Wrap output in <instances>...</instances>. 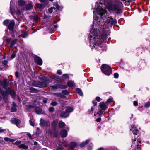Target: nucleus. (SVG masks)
I'll return each instance as SVG.
<instances>
[{
  "label": "nucleus",
  "instance_id": "6e6d98bb",
  "mask_svg": "<svg viewBox=\"0 0 150 150\" xmlns=\"http://www.w3.org/2000/svg\"><path fill=\"white\" fill-rule=\"evenodd\" d=\"M57 73L59 75H61L62 74L61 71L60 70H59L57 71Z\"/></svg>",
  "mask_w": 150,
  "mask_h": 150
},
{
  "label": "nucleus",
  "instance_id": "f257e3e1",
  "mask_svg": "<svg viewBox=\"0 0 150 150\" xmlns=\"http://www.w3.org/2000/svg\"><path fill=\"white\" fill-rule=\"evenodd\" d=\"M105 25H101L98 30L97 29H94L90 34V37L93 39V47L96 49L98 48L99 47H100L101 43L104 41L107 38V32L108 30L107 28H105Z\"/></svg>",
  "mask_w": 150,
  "mask_h": 150
},
{
  "label": "nucleus",
  "instance_id": "13d9d810",
  "mask_svg": "<svg viewBox=\"0 0 150 150\" xmlns=\"http://www.w3.org/2000/svg\"><path fill=\"white\" fill-rule=\"evenodd\" d=\"M15 75L17 77H18L19 76V74L17 72H16L15 73Z\"/></svg>",
  "mask_w": 150,
  "mask_h": 150
},
{
  "label": "nucleus",
  "instance_id": "09e8293b",
  "mask_svg": "<svg viewBox=\"0 0 150 150\" xmlns=\"http://www.w3.org/2000/svg\"><path fill=\"white\" fill-rule=\"evenodd\" d=\"M29 122L31 125L32 126H34V122H32L31 120H30Z\"/></svg>",
  "mask_w": 150,
  "mask_h": 150
},
{
  "label": "nucleus",
  "instance_id": "0eeeda50",
  "mask_svg": "<svg viewBox=\"0 0 150 150\" xmlns=\"http://www.w3.org/2000/svg\"><path fill=\"white\" fill-rule=\"evenodd\" d=\"M100 111L98 113V115L99 116H100L104 110L106 109V105L104 102L100 103Z\"/></svg>",
  "mask_w": 150,
  "mask_h": 150
},
{
  "label": "nucleus",
  "instance_id": "a878e982",
  "mask_svg": "<svg viewBox=\"0 0 150 150\" xmlns=\"http://www.w3.org/2000/svg\"><path fill=\"white\" fill-rule=\"evenodd\" d=\"M76 143L75 142H72L70 144V147L71 148V149H73V148L75 147L76 146Z\"/></svg>",
  "mask_w": 150,
  "mask_h": 150
},
{
  "label": "nucleus",
  "instance_id": "c85d7f7f",
  "mask_svg": "<svg viewBox=\"0 0 150 150\" xmlns=\"http://www.w3.org/2000/svg\"><path fill=\"white\" fill-rule=\"evenodd\" d=\"M65 125V123L63 122L59 121V127L61 128H62Z\"/></svg>",
  "mask_w": 150,
  "mask_h": 150
},
{
  "label": "nucleus",
  "instance_id": "1a4fd4ad",
  "mask_svg": "<svg viewBox=\"0 0 150 150\" xmlns=\"http://www.w3.org/2000/svg\"><path fill=\"white\" fill-rule=\"evenodd\" d=\"M40 125L42 126L46 127L50 126V123L49 121L45 120L41 118L40 120Z\"/></svg>",
  "mask_w": 150,
  "mask_h": 150
},
{
  "label": "nucleus",
  "instance_id": "393cba45",
  "mask_svg": "<svg viewBox=\"0 0 150 150\" xmlns=\"http://www.w3.org/2000/svg\"><path fill=\"white\" fill-rule=\"evenodd\" d=\"M4 139L5 141H6L8 142H14L16 140V139H12L8 137H5L4 138Z\"/></svg>",
  "mask_w": 150,
  "mask_h": 150
},
{
  "label": "nucleus",
  "instance_id": "a211bd4d",
  "mask_svg": "<svg viewBox=\"0 0 150 150\" xmlns=\"http://www.w3.org/2000/svg\"><path fill=\"white\" fill-rule=\"evenodd\" d=\"M35 112L37 114H40L42 112V109L39 107H36L35 109Z\"/></svg>",
  "mask_w": 150,
  "mask_h": 150
},
{
  "label": "nucleus",
  "instance_id": "338daca9",
  "mask_svg": "<svg viewBox=\"0 0 150 150\" xmlns=\"http://www.w3.org/2000/svg\"><path fill=\"white\" fill-rule=\"evenodd\" d=\"M43 102H44V103H47V100H43Z\"/></svg>",
  "mask_w": 150,
  "mask_h": 150
},
{
  "label": "nucleus",
  "instance_id": "37998d69",
  "mask_svg": "<svg viewBox=\"0 0 150 150\" xmlns=\"http://www.w3.org/2000/svg\"><path fill=\"white\" fill-rule=\"evenodd\" d=\"M54 110V108L53 107H50L49 108V111L50 112H52Z\"/></svg>",
  "mask_w": 150,
  "mask_h": 150
},
{
  "label": "nucleus",
  "instance_id": "2eb2a0df",
  "mask_svg": "<svg viewBox=\"0 0 150 150\" xmlns=\"http://www.w3.org/2000/svg\"><path fill=\"white\" fill-rule=\"evenodd\" d=\"M33 4L32 3H28L25 6V8L27 10H30L32 9L33 7Z\"/></svg>",
  "mask_w": 150,
  "mask_h": 150
},
{
  "label": "nucleus",
  "instance_id": "dca6fc26",
  "mask_svg": "<svg viewBox=\"0 0 150 150\" xmlns=\"http://www.w3.org/2000/svg\"><path fill=\"white\" fill-rule=\"evenodd\" d=\"M60 134L62 137H65L67 136V133L66 130H63L61 131Z\"/></svg>",
  "mask_w": 150,
  "mask_h": 150
},
{
  "label": "nucleus",
  "instance_id": "de8ad7c7",
  "mask_svg": "<svg viewBox=\"0 0 150 150\" xmlns=\"http://www.w3.org/2000/svg\"><path fill=\"white\" fill-rule=\"evenodd\" d=\"M2 63L4 65L6 66L7 64V61L4 60L3 61H2Z\"/></svg>",
  "mask_w": 150,
  "mask_h": 150
},
{
  "label": "nucleus",
  "instance_id": "6ab92c4d",
  "mask_svg": "<svg viewBox=\"0 0 150 150\" xmlns=\"http://www.w3.org/2000/svg\"><path fill=\"white\" fill-rule=\"evenodd\" d=\"M18 147L20 148H21L24 150H27L28 148V145H26L24 144H20L18 146Z\"/></svg>",
  "mask_w": 150,
  "mask_h": 150
},
{
  "label": "nucleus",
  "instance_id": "f03ea898",
  "mask_svg": "<svg viewBox=\"0 0 150 150\" xmlns=\"http://www.w3.org/2000/svg\"><path fill=\"white\" fill-rule=\"evenodd\" d=\"M122 3L118 0H115V2L108 4L107 9L110 11H113L117 14L121 12L120 6Z\"/></svg>",
  "mask_w": 150,
  "mask_h": 150
},
{
  "label": "nucleus",
  "instance_id": "4c0bfd02",
  "mask_svg": "<svg viewBox=\"0 0 150 150\" xmlns=\"http://www.w3.org/2000/svg\"><path fill=\"white\" fill-rule=\"evenodd\" d=\"M62 92L65 95H68L69 93V92L67 90H63L62 91Z\"/></svg>",
  "mask_w": 150,
  "mask_h": 150
},
{
  "label": "nucleus",
  "instance_id": "0e129e2a",
  "mask_svg": "<svg viewBox=\"0 0 150 150\" xmlns=\"http://www.w3.org/2000/svg\"><path fill=\"white\" fill-rule=\"evenodd\" d=\"M137 149H138V150H141V149H139L140 146L139 145H138V144L137 145Z\"/></svg>",
  "mask_w": 150,
  "mask_h": 150
},
{
  "label": "nucleus",
  "instance_id": "f8f14e48",
  "mask_svg": "<svg viewBox=\"0 0 150 150\" xmlns=\"http://www.w3.org/2000/svg\"><path fill=\"white\" fill-rule=\"evenodd\" d=\"M106 22L107 23L108 25H113L116 23V21L115 20L113 19L112 18L109 17V18L107 19L106 20Z\"/></svg>",
  "mask_w": 150,
  "mask_h": 150
},
{
  "label": "nucleus",
  "instance_id": "aec40b11",
  "mask_svg": "<svg viewBox=\"0 0 150 150\" xmlns=\"http://www.w3.org/2000/svg\"><path fill=\"white\" fill-rule=\"evenodd\" d=\"M73 110V108L72 107L69 106L66 108L65 111L69 114V113L72 112Z\"/></svg>",
  "mask_w": 150,
  "mask_h": 150
},
{
  "label": "nucleus",
  "instance_id": "f704fd0d",
  "mask_svg": "<svg viewBox=\"0 0 150 150\" xmlns=\"http://www.w3.org/2000/svg\"><path fill=\"white\" fill-rule=\"evenodd\" d=\"M62 77L63 79H68L69 78L68 75L67 74H63Z\"/></svg>",
  "mask_w": 150,
  "mask_h": 150
},
{
  "label": "nucleus",
  "instance_id": "4468645a",
  "mask_svg": "<svg viewBox=\"0 0 150 150\" xmlns=\"http://www.w3.org/2000/svg\"><path fill=\"white\" fill-rule=\"evenodd\" d=\"M130 131H132L134 135H137L138 132V130L134 126V125L131 126V128Z\"/></svg>",
  "mask_w": 150,
  "mask_h": 150
},
{
  "label": "nucleus",
  "instance_id": "423d86ee",
  "mask_svg": "<svg viewBox=\"0 0 150 150\" xmlns=\"http://www.w3.org/2000/svg\"><path fill=\"white\" fill-rule=\"evenodd\" d=\"M11 122L12 123L15 124L19 128L22 127L24 126V125H21V121L16 118H12L11 120Z\"/></svg>",
  "mask_w": 150,
  "mask_h": 150
},
{
  "label": "nucleus",
  "instance_id": "39448f33",
  "mask_svg": "<svg viewBox=\"0 0 150 150\" xmlns=\"http://www.w3.org/2000/svg\"><path fill=\"white\" fill-rule=\"evenodd\" d=\"M12 90L10 88H8L5 92L3 93V99L5 102H7L8 97V94H10Z\"/></svg>",
  "mask_w": 150,
  "mask_h": 150
},
{
  "label": "nucleus",
  "instance_id": "5fc2aeb1",
  "mask_svg": "<svg viewBox=\"0 0 150 150\" xmlns=\"http://www.w3.org/2000/svg\"><path fill=\"white\" fill-rule=\"evenodd\" d=\"M27 135L30 138V139H32V136L31 135V134L30 133H27Z\"/></svg>",
  "mask_w": 150,
  "mask_h": 150
},
{
  "label": "nucleus",
  "instance_id": "c03bdc74",
  "mask_svg": "<svg viewBox=\"0 0 150 150\" xmlns=\"http://www.w3.org/2000/svg\"><path fill=\"white\" fill-rule=\"evenodd\" d=\"M57 104V102L55 101L52 102L51 103V105L52 106H56Z\"/></svg>",
  "mask_w": 150,
  "mask_h": 150
},
{
  "label": "nucleus",
  "instance_id": "8fccbe9b",
  "mask_svg": "<svg viewBox=\"0 0 150 150\" xmlns=\"http://www.w3.org/2000/svg\"><path fill=\"white\" fill-rule=\"evenodd\" d=\"M16 57V54L13 52L11 56V58L12 59Z\"/></svg>",
  "mask_w": 150,
  "mask_h": 150
},
{
  "label": "nucleus",
  "instance_id": "c756f323",
  "mask_svg": "<svg viewBox=\"0 0 150 150\" xmlns=\"http://www.w3.org/2000/svg\"><path fill=\"white\" fill-rule=\"evenodd\" d=\"M50 89L52 90L57 89L58 88V85L51 86H50Z\"/></svg>",
  "mask_w": 150,
  "mask_h": 150
},
{
  "label": "nucleus",
  "instance_id": "3c124183",
  "mask_svg": "<svg viewBox=\"0 0 150 150\" xmlns=\"http://www.w3.org/2000/svg\"><path fill=\"white\" fill-rule=\"evenodd\" d=\"M133 104L135 106H137L138 105V102L137 101H134L133 102Z\"/></svg>",
  "mask_w": 150,
  "mask_h": 150
},
{
  "label": "nucleus",
  "instance_id": "79ce46f5",
  "mask_svg": "<svg viewBox=\"0 0 150 150\" xmlns=\"http://www.w3.org/2000/svg\"><path fill=\"white\" fill-rule=\"evenodd\" d=\"M17 110V109L16 107L12 106L11 109V111L12 112H15Z\"/></svg>",
  "mask_w": 150,
  "mask_h": 150
},
{
  "label": "nucleus",
  "instance_id": "ea45409f",
  "mask_svg": "<svg viewBox=\"0 0 150 150\" xmlns=\"http://www.w3.org/2000/svg\"><path fill=\"white\" fill-rule=\"evenodd\" d=\"M150 106V102H148L145 104L144 106L145 108H147Z\"/></svg>",
  "mask_w": 150,
  "mask_h": 150
},
{
  "label": "nucleus",
  "instance_id": "c9c22d12",
  "mask_svg": "<svg viewBox=\"0 0 150 150\" xmlns=\"http://www.w3.org/2000/svg\"><path fill=\"white\" fill-rule=\"evenodd\" d=\"M10 95H11L12 98H14L15 96V93L14 91L13 90Z\"/></svg>",
  "mask_w": 150,
  "mask_h": 150
},
{
  "label": "nucleus",
  "instance_id": "9d476101",
  "mask_svg": "<svg viewBox=\"0 0 150 150\" xmlns=\"http://www.w3.org/2000/svg\"><path fill=\"white\" fill-rule=\"evenodd\" d=\"M9 82L6 79H4L2 81H0V84L1 85L3 88L6 89L9 86Z\"/></svg>",
  "mask_w": 150,
  "mask_h": 150
},
{
  "label": "nucleus",
  "instance_id": "a19ab883",
  "mask_svg": "<svg viewBox=\"0 0 150 150\" xmlns=\"http://www.w3.org/2000/svg\"><path fill=\"white\" fill-rule=\"evenodd\" d=\"M21 142L20 141H17L16 142L14 143V144L18 146V145H20V144L21 143Z\"/></svg>",
  "mask_w": 150,
  "mask_h": 150
},
{
  "label": "nucleus",
  "instance_id": "2f4dec72",
  "mask_svg": "<svg viewBox=\"0 0 150 150\" xmlns=\"http://www.w3.org/2000/svg\"><path fill=\"white\" fill-rule=\"evenodd\" d=\"M67 84L69 87H71L73 86V83L72 82L69 81L67 83Z\"/></svg>",
  "mask_w": 150,
  "mask_h": 150
},
{
  "label": "nucleus",
  "instance_id": "b1692460",
  "mask_svg": "<svg viewBox=\"0 0 150 150\" xmlns=\"http://www.w3.org/2000/svg\"><path fill=\"white\" fill-rule=\"evenodd\" d=\"M58 88L62 89H66L67 88V86L65 85H62L61 84H58Z\"/></svg>",
  "mask_w": 150,
  "mask_h": 150
},
{
  "label": "nucleus",
  "instance_id": "bb28decb",
  "mask_svg": "<svg viewBox=\"0 0 150 150\" xmlns=\"http://www.w3.org/2000/svg\"><path fill=\"white\" fill-rule=\"evenodd\" d=\"M58 121V120H55L53 121L52 123V127H54L56 126Z\"/></svg>",
  "mask_w": 150,
  "mask_h": 150
},
{
  "label": "nucleus",
  "instance_id": "ddd939ff",
  "mask_svg": "<svg viewBox=\"0 0 150 150\" xmlns=\"http://www.w3.org/2000/svg\"><path fill=\"white\" fill-rule=\"evenodd\" d=\"M35 62L38 65H41L42 64V62L41 59L39 57H36L34 58Z\"/></svg>",
  "mask_w": 150,
  "mask_h": 150
},
{
  "label": "nucleus",
  "instance_id": "4be33fe9",
  "mask_svg": "<svg viewBox=\"0 0 150 150\" xmlns=\"http://www.w3.org/2000/svg\"><path fill=\"white\" fill-rule=\"evenodd\" d=\"M26 3L23 0H20L18 1V4L19 6H24Z\"/></svg>",
  "mask_w": 150,
  "mask_h": 150
},
{
  "label": "nucleus",
  "instance_id": "052dcab7",
  "mask_svg": "<svg viewBox=\"0 0 150 150\" xmlns=\"http://www.w3.org/2000/svg\"><path fill=\"white\" fill-rule=\"evenodd\" d=\"M101 120V118H98L96 119V121L97 122H99Z\"/></svg>",
  "mask_w": 150,
  "mask_h": 150
},
{
  "label": "nucleus",
  "instance_id": "a18cd8bd",
  "mask_svg": "<svg viewBox=\"0 0 150 150\" xmlns=\"http://www.w3.org/2000/svg\"><path fill=\"white\" fill-rule=\"evenodd\" d=\"M9 23V21L8 20H6L4 21L3 22V23L4 24V25H6L7 24H8V23Z\"/></svg>",
  "mask_w": 150,
  "mask_h": 150
},
{
  "label": "nucleus",
  "instance_id": "e433bc0d",
  "mask_svg": "<svg viewBox=\"0 0 150 150\" xmlns=\"http://www.w3.org/2000/svg\"><path fill=\"white\" fill-rule=\"evenodd\" d=\"M54 94L57 96V97L62 98L64 97V96L61 93H55Z\"/></svg>",
  "mask_w": 150,
  "mask_h": 150
},
{
  "label": "nucleus",
  "instance_id": "cd10ccee",
  "mask_svg": "<svg viewBox=\"0 0 150 150\" xmlns=\"http://www.w3.org/2000/svg\"><path fill=\"white\" fill-rule=\"evenodd\" d=\"M17 39H15L14 40L11 41L10 44V47H12L16 43L17 41Z\"/></svg>",
  "mask_w": 150,
  "mask_h": 150
},
{
  "label": "nucleus",
  "instance_id": "7ed1b4c3",
  "mask_svg": "<svg viewBox=\"0 0 150 150\" xmlns=\"http://www.w3.org/2000/svg\"><path fill=\"white\" fill-rule=\"evenodd\" d=\"M47 80H44L41 82L38 81H35L33 82V85L40 88H43L46 87L48 84Z\"/></svg>",
  "mask_w": 150,
  "mask_h": 150
},
{
  "label": "nucleus",
  "instance_id": "864d4df0",
  "mask_svg": "<svg viewBox=\"0 0 150 150\" xmlns=\"http://www.w3.org/2000/svg\"><path fill=\"white\" fill-rule=\"evenodd\" d=\"M112 100V98H109L107 100V102L108 103L111 102Z\"/></svg>",
  "mask_w": 150,
  "mask_h": 150
},
{
  "label": "nucleus",
  "instance_id": "e2e57ef3",
  "mask_svg": "<svg viewBox=\"0 0 150 150\" xmlns=\"http://www.w3.org/2000/svg\"><path fill=\"white\" fill-rule=\"evenodd\" d=\"M5 131V130L2 129L0 127V133L3 132Z\"/></svg>",
  "mask_w": 150,
  "mask_h": 150
},
{
  "label": "nucleus",
  "instance_id": "58836bf2",
  "mask_svg": "<svg viewBox=\"0 0 150 150\" xmlns=\"http://www.w3.org/2000/svg\"><path fill=\"white\" fill-rule=\"evenodd\" d=\"M39 19V18L37 15H35L34 16V19L35 21L37 22L38 21Z\"/></svg>",
  "mask_w": 150,
  "mask_h": 150
},
{
  "label": "nucleus",
  "instance_id": "774afa93",
  "mask_svg": "<svg viewBox=\"0 0 150 150\" xmlns=\"http://www.w3.org/2000/svg\"><path fill=\"white\" fill-rule=\"evenodd\" d=\"M94 109V108L93 107H92L91 108V110H90V112H92L93 110Z\"/></svg>",
  "mask_w": 150,
  "mask_h": 150
},
{
  "label": "nucleus",
  "instance_id": "603ef678",
  "mask_svg": "<svg viewBox=\"0 0 150 150\" xmlns=\"http://www.w3.org/2000/svg\"><path fill=\"white\" fill-rule=\"evenodd\" d=\"M96 100L98 102L100 101V98L99 97H97L96 98Z\"/></svg>",
  "mask_w": 150,
  "mask_h": 150
},
{
  "label": "nucleus",
  "instance_id": "9b49d317",
  "mask_svg": "<svg viewBox=\"0 0 150 150\" xmlns=\"http://www.w3.org/2000/svg\"><path fill=\"white\" fill-rule=\"evenodd\" d=\"M15 23L13 20L11 21L9 23L8 26V29L11 32L13 33L14 31V27L15 25Z\"/></svg>",
  "mask_w": 150,
  "mask_h": 150
},
{
  "label": "nucleus",
  "instance_id": "69168bd1",
  "mask_svg": "<svg viewBox=\"0 0 150 150\" xmlns=\"http://www.w3.org/2000/svg\"><path fill=\"white\" fill-rule=\"evenodd\" d=\"M55 6H56V8H57V9H59V5L57 4H56V5Z\"/></svg>",
  "mask_w": 150,
  "mask_h": 150
},
{
  "label": "nucleus",
  "instance_id": "7c9ffc66",
  "mask_svg": "<svg viewBox=\"0 0 150 150\" xmlns=\"http://www.w3.org/2000/svg\"><path fill=\"white\" fill-rule=\"evenodd\" d=\"M76 91L77 93L80 96H83V93L82 91L79 88H77L76 89Z\"/></svg>",
  "mask_w": 150,
  "mask_h": 150
},
{
  "label": "nucleus",
  "instance_id": "bf43d9fd",
  "mask_svg": "<svg viewBox=\"0 0 150 150\" xmlns=\"http://www.w3.org/2000/svg\"><path fill=\"white\" fill-rule=\"evenodd\" d=\"M11 38H8L6 39V41L8 42H9L11 41Z\"/></svg>",
  "mask_w": 150,
  "mask_h": 150
},
{
  "label": "nucleus",
  "instance_id": "6e6552de",
  "mask_svg": "<svg viewBox=\"0 0 150 150\" xmlns=\"http://www.w3.org/2000/svg\"><path fill=\"white\" fill-rule=\"evenodd\" d=\"M97 12L98 14L101 16L104 15L105 16V15L107 14L106 11L105 9H103L100 7H98L97 9Z\"/></svg>",
  "mask_w": 150,
  "mask_h": 150
},
{
  "label": "nucleus",
  "instance_id": "412c9836",
  "mask_svg": "<svg viewBox=\"0 0 150 150\" xmlns=\"http://www.w3.org/2000/svg\"><path fill=\"white\" fill-rule=\"evenodd\" d=\"M35 6L37 8H38L40 9H42L44 7V6L42 4L39 3L36 4Z\"/></svg>",
  "mask_w": 150,
  "mask_h": 150
},
{
  "label": "nucleus",
  "instance_id": "680f3d73",
  "mask_svg": "<svg viewBox=\"0 0 150 150\" xmlns=\"http://www.w3.org/2000/svg\"><path fill=\"white\" fill-rule=\"evenodd\" d=\"M12 105H13V107H16V106H17V105L16 104V103L14 102H13V103H12Z\"/></svg>",
  "mask_w": 150,
  "mask_h": 150
},
{
  "label": "nucleus",
  "instance_id": "f3484780",
  "mask_svg": "<svg viewBox=\"0 0 150 150\" xmlns=\"http://www.w3.org/2000/svg\"><path fill=\"white\" fill-rule=\"evenodd\" d=\"M69 114L67 112L65 111L62 112L60 115V116L62 118H66L68 117Z\"/></svg>",
  "mask_w": 150,
  "mask_h": 150
},
{
  "label": "nucleus",
  "instance_id": "72a5a7b5",
  "mask_svg": "<svg viewBox=\"0 0 150 150\" xmlns=\"http://www.w3.org/2000/svg\"><path fill=\"white\" fill-rule=\"evenodd\" d=\"M35 105H27V108L28 109H30L31 108H33L34 107H35Z\"/></svg>",
  "mask_w": 150,
  "mask_h": 150
},
{
  "label": "nucleus",
  "instance_id": "49530a36",
  "mask_svg": "<svg viewBox=\"0 0 150 150\" xmlns=\"http://www.w3.org/2000/svg\"><path fill=\"white\" fill-rule=\"evenodd\" d=\"M114 76V77L116 78H117L119 76V75L117 73H115Z\"/></svg>",
  "mask_w": 150,
  "mask_h": 150
},
{
  "label": "nucleus",
  "instance_id": "20e7f679",
  "mask_svg": "<svg viewBox=\"0 0 150 150\" xmlns=\"http://www.w3.org/2000/svg\"><path fill=\"white\" fill-rule=\"evenodd\" d=\"M101 70L106 75H109L111 73L112 69L110 67L107 65H103Z\"/></svg>",
  "mask_w": 150,
  "mask_h": 150
},
{
  "label": "nucleus",
  "instance_id": "5701e85b",
  "mask_svg": "<svg viewBox=\"0 0 150 150\" xmlns=\"http://www.w3.org/2000/svg\"><path fill=\"white\" fill-rule=\"evenodd\" d=\"M89 141L90 140L89 139L87 140L84 142L81 143L80 145V146L81 147H84L85 145L87 144L88 143Z\"/></svg>",
  "mask_w": 150,
  "mask_h": 150
},
{
  "label": "nucleus",
  "instance_id": "473e14b6",
  "mask_svg": "<svg viewBox=\"0 0 150 150\" xmlns=\"http://www.w3.org/2000/svg\"><path fill=\"white\" fill-rule=\"evenodd\" d=\"M55 8L54 7H52L49 9L48 11L50 13H52L53 12V9H55Z\"/></svg>",
  "mask_w": 150,
  "mask_h": 150
},
{
  "label": "nucleus",
  "instance_id": "4d7b16f0",
  "mask_svg": "<svg viewBox=\"0 0 150 150\" xmlns=\"http://www.w3.org/2000/svg\"><path fill=\"white\" fill-rule=\"evenodd\" d=\"M97 102L95 100L93 101V106H95L97 104Z\"/></svg>",
  "mask_w": 150,
  "mask_h": 150
}]
</instances>
